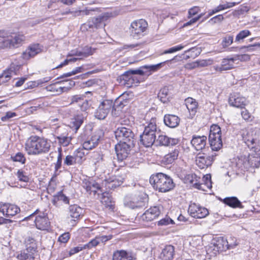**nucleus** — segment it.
Instances as JSON below:
<instances>
[{"label":"nucleus","mask_w":260,"mask_h":260,"mask_svg":"<svg viewBox=\"0 0 260 260\" xmlns=\"http://www.w3.org/2000/svg\"><path fill=\"white\" fill-rule=\"evenodd\" d=\"M50 147V143L47 139L37 136L30 137L25 144V150L29 155L46 153L49 151Z\"/></svg>","instance_id":"1"},{"label":"nucleus","mask_w":260,"mask_h":260,"mask_svg":"<svg viewBox=\"0 0 260 260\" xmlns=\"http://www.w3.org/2000/svg\"><path fill=\"white\" fill-rule=\"evenodd\" d=\"M149 182L154 189L160 192H168L175 186L172 178L162 173L152 175Z\"/></svg>","instance_id":"2"},{"label":"nucleus","mask_w":260,"mask_h":260,"mask_svg":"<svg viewBox=\"0 0 260 260\" xmlns=\"http://www.w3.org/2000/svg\"><path fill=\"white\" fill-rule=\"evenodd\" d=\"M167 61H166L167 62ZM166 61L157 63L154 65L144 66L141 67L140 69L137 70H132L125 72L121 76L122 79L124 80H127L132 78L133 75H146L149 76L151 74V72H154L162 68L163 65L165 63Z\"/></svg>","instance_id":"3"},{"label":"nucleus","mask_w":260,"mask_h":260,"mask_svg":"<svg viewBox=\"0 0 260 260\" xmlns=\"http://www.w3.org/2000/svg\"><path fill=\"white\" fill-rule=\"evenodd\" d=\"M252 152L248 156H242L238 160V164H242L244 169L258 168L260 165V148L251 150Z\"/></svg>","instance_id":"4"},{"label":"nucleus","mask_w":260,"mask_h":260,"mask_svg":"<svg viewBox=\"0 0 260 260\" xmlns=\"http://www.w3.org/2000/svg\"><path fill=\"white\" fill-rule=\"evenodd\" d=\"M147 27V22L143 19L134 21L129 28L130 36L135 39L141 38L144 36Z\"/></svg>","instance_id":"5"},{"label":"nucleus","mask_w":260,"mask_h":260,"mask_svg":"<svg viewBox=\"0 0 260 260\" xmlns=\"http://www.w3.org/2000/svg\"><path fill=\"white\" fill-rule=\"evenodd\" d=\"M24 40L25 37L22 35L0 36V48L18 47Z\"/></svg>","instance_id":"6"},{"label":"nucleus","mask_w":260,"mask_h":260,"mask_svg":"<svg viewBox=\"0 0 260 260\" xmlns=\"http://www.w3.org/2000/svg\"><path fill=\"white\" fill-rule=\"evenodd\" d=\"M115 138L119 142L134 144L135 135L128 127H119L115 131Z\"/></svg>","instance_id":"7"},{"label":"nucleus","mask_w":260,"mask_h":260,"mask_svg":"<svg viewBox=\"0 0 260 260\" xmlns=\"http://www.w3.org/2000/svg\"><path fill=\"white\" fill-rule=\"evenodd\" d=\"M242 137L243 142L250 149L253 150L258 148L256 147V132L254 129H245L242 131Z\"/></svg>","instance_id":"8"},{"label":"nucleus","mask_w":260,"mask_h":260,"mask_svg":"<svg viewBox=\"0 0 260 260\" xmlns=\"http://www.w3.org/2000/svg\"><path fill=\"white\" fill-rule=\"evenodd\" d=\"M113 108L114 105L112 101L105 100L99 105L95 112L94 116L99 119H104Z\"/></svg>","instance_id":"9"},{"label":"nucleus","mask_w":260,"mask_h":260,"mask_svg":"<svg viewBox=\"0 0 260 260\" xmlns=\"http://www.w3.org/2000/svg\"><path fill=\"white\" fill-rule=\"evenodd\" d=\"M110 17V14L108 13H103L96 17H93L89 20L85 25L88 27V28L92 29L103 27L106 25V21Z\"/></svg>","instance_id":"10"},{"label":"nucleus","mask_w":260,"mask_h":260,"mask_svg":"<svg viewBox=\"0 0 260 260\" xmlns=\"http://www.w3.org/2000/svg\"><path fill=\"white\" fill-rule=\"evenodd\" d=\"M134 144L126 143L125 142H118L115 146L117 157L119 161H122L128 156L131 148L134 147Z\"/></svg>","instance_id":"11"},{"label":"nucleus","mask_w":260,"mask_h":260,"mask_svg":"<svg viewBox=\"0 0 260 260\" xmlns=\"http://www.w3.org/2000/svg\"><path fill=\"white\" fill-rule=\"evenodd\" d=\"M103 136L104 133L102 130L100 129L96 131L91 137L88 138L83 142L82 144L83 148L85 150H91L95 148L98 146L100 140Z\"/></svg>","instance_id":"12"},{"label":"nucleus","mask_w":260,"mask_h":260,"mask_svg":"<svg viewBox=\"0 0 260 260\" xmlns=\"http://www.w3.org/2000/svg\"><path fill=\"white\" fill-rule=\"evenodd\" d=\"M20 211V208L14 204L0 203V213L6 217H12L19 213Z\"/></svg>","instance_id":"13"},{"label":"nucleus","mask_w":260,"mask_h":260,"mask_svg":"<svg viewBox=\"0 0 260 260\" xmlns=\"http://www.w3.org/2000/svg\"><path fill=\"white\" fill-rule=\"evenodd\" d=\"M188 212L192 217L197 218H204L209 214L208 210L206 208L195 203L189 205Z\"/></svg>","instance_id":"14"},{"label":"nucleus","mask_w":260,"mask_h":260,"mask_svg":"<svg viewBox=\"0 0 260 260\" xmlns=\"http://www.w3.org/2000/svg\"><path fill=\"white\" fill-rule=\"evenodd\" d=\"M216 156V154L207 155L199 153L196 156V164L201 169L206 168L212 165Z\"/></svg>","instance_id":"15"},{"label":"nucleus","mask_w":260,"mask_h":260,"mask_svg":"<svg viewBox=\"0 0 260 260\" xmlns=\"http://www.w3.org/2000/svg\"><path fill=\"white\" fill-rule=\"evenodd\" d=\"M160 213L159 207L154 206L146 210L141 216V219L145 221H151L157 217Z\"/></svg>","instance_id":"16"},{"label":"nucleus","mask_w":260,"mask_h":260,"mask_svg":"<svg viewBox=\"0 0 260 260\" xmlns=\"http://www.w3.org/2000/svg\"><path fill=\"white\" fill-rule=\"evenodd\" d=\"M35 222L36 228L41 230H46L50 226V222L47 215L41 213L36 217Z\"/></svg>","instance_id":"17"},{"label":"nucleus","mask_w":260,"mask_h":260,"mask_svg":"<svg viewBox=\"0 0 260 260\" xmlns=\"http://www.w3.org/2000/svg\"><path fill=\"white\" fill-rule=\"evenodd\" d=\"M236 58L229 57L223 58L221 62L220 66H216L215 69L217 71L222 72L231 70L234 68Z\"/></svg>","instance_id":"18"},{"label":"nucleus","mask_w":260,"mask_h":260,"mask_svg":"<svg viewBox=\"0 0 260 260\" xmlns=\"http://www.w3.org/2000/svg\"><path fill=\"white\" fill-rule=\"evenodd\" d=\"M237 243L235 242L234 243L229 244V241L222 238L220 237L217 239L216 242L214 244L215 248H216L218 251H225L227 249L231 248H234L237 245Z\"/></svg>","instance_id":"19"},{"label":"nucleus","mask_w":260,"mask_h":260,"mask_svg":"<svg viewBox=\"0 0 260 260\" xmlns=\"http://www.w3.org/2000/svg\"><path fill=\"white\" fill-rule=\"evenodd\" d=\"M207 143V137L205 136H200L194 135L191 140V144L194 149L202 150L205 148Z\"/></svg>","instance_id":"20"},{"label":"nucleus","mask_w":260,"mask_h":260,"mask_svg":"<svg viewBox=\"0 0 260 260\" xmlns=\"http://www.w3.org/2000/svg\"><path fill=\"white\" fill-rule=\"evenodd\" d=\"M56 134V138L61 145L63 146H67L70 144L72 138L70 136H68V134L65 129L58 128Z\"/></svg>","instance_id":"21"},{"label":"nucleus","mask_w":260,"mask_h":260,"mask_svg":"<svg viewBox=\"0 0 260 260\" xmlns=\"http://www.w3.org/2000/svg\"><path fill=\"white\" fill-rule=\"evenodd\" d=\"M19 66H15V64H11L9 69L4 71L0 75V82L2 83H6L8 81L13 74L16 75V71L19 68Z\"/></svg>","instance_id":"22"},{"label":"nucleus","mask_w":260,"mask_h":260,"mask_svg":"<svg viewBox=\"0 0 260 260\" xmlns=\"http://www.w3.org/2000/svg\"><path fill=\"white\" fill-rule=\"evenodd\" d=\"M175 255V247L171 245H166L160 254L162 260H172Z\"/></svg>","instance_id":"23"},{"label":"nucleus","mask_w":260,"mask_h":260,"mask_svg":"<svg viewBox=\"0 0 260 260\" xmlns=\"http://www.w3.org/2000/svg\"><path fill=\"white\" fill-rule=\"evenodd\" d=\"M229 103L232 106L242 108L243 106L245 105L246 99L245 98L236 94L230 97Z\"/></svg>","instance_id":"24"},{"label":"nucleus","mask_w":260,"mask_h":260,"mask_svg":"<svg viewBox=\"0 0 260 260\" xmlns=\"http://www.w3.org/2000/svg\"><path fill=\"white\" fill-rule=\"evenodd\" d=\"M42 49L39 44H34L29 46V47L23 53V57L24 59H28L30 57H33L37 54L40 53Z\"/></svg>","instance_id":"25"},{"label":"nucleus","mask_w":260,"mask_h":260,"mask_svg":"<svg viewBox=\"0 0 260 260\" xmlns=\"http://www.w3.org/2000/svg\"><path fill=\"white\" fill-rule=\"evenodd\" d=\"M164 121L167 126L171 128H175L179 125L180 119L176 115L166 114L164 116Z\"/></svg>","instance_id":"26"},{"label":"nucleus","mask_w":260,"mask_h":260,"mask_svg":"<svg viewBox=\"0 0 260 260\" xmlns=\"http://www.w3.org/2000/svg\"><path fill=\"white\" fill-rule=\"evenodd\" d=\"M185 105L189 112V118H192L195 115L198 109V103L191 98H188L185 100Z\"/></svg>","instance_id":"27"},{"label":"nucleus","mask_w":260,"mask_h":260,"mask_svg":"<svg viewBox=\"0 0 260 260\" xmlns=\"http://www.w3.org/2000/svg\"><path fill=\"white\" fill-rule=\"evenodd\" d=\"M83 187L86 190L87 192L89 193L92 192L94 194H95L98 190H101L100 185L94 181L84 180L83 182Z\"/></svg>","instance_id":"28"},{"label":"nucleus","mask_w":260,"mask_h":260,"mask_svg":"<svg viewBox=\"0 0 260 260\" xmlns=\"http://www.w3.org/2000/svg\"><path fill=\"white\" fill-rule=\"evenodd\" d=\"M185 180L186 183H189L192 185L194 187L205 190L204 188L202 187V185L200 183V178L194 174H189L185 176Z\"/></svg>","instance_id":"29"},{"label":"nucleus","mask_w":260,"mask_h":260,"mask_svg":"<svg viewBox=\"0 0 260 260\" xmlns=\"http://www.w3.org/2000/svg\"><path fill=\"white\" fill-rule=\"evenodd\" d=\"M86 115V113H79L76 115L72 119L70 122V127L74 128L75 132L79 128L81 124L83 122L84 118Z\"/></svg>","instance_id":"30"},{"label":"nucleus","mask_w":260,"mask_h":260,"mask_svg":"<svg viewBox=\"0 0 260 260\" xmlns=\"http://www.w3.org/2000/svg\"><path fill=\"white\" fill-rule=\"evenodd\" d=\"M156 140V136L152 135L151 134L143 133L140 136V141L142 144L146 147L151 146Z\"/></svg>","instance_id":"31"},{"label":"nucleus","mask_w":260,"mask_h":260,"mask_svg":"<svg viewBox=\"0 0 260 260\" xmlns=\"http://www.w3.org/2000/svg\"><path fill=\"white\" fill-rule=\"evenodd\" d=\"M172 89V86H166L161 88L158 93L157 96L160 101L164 103H167L169 99L171 94L170 91Z\"/></svg>","instance_id":"32"},{"label":"nucleus","mask_w":260,"mask_h":260,"mask_svg":"<svg viewBox=\"0 0 260 260\" xmlns=\"http://www.w3.org/2000/svg\"><path fill=\"white\" fill-rule=\"evenodd\" d=\"M159 145L162 146L174 145L178 143V140L175 138H169L166 135H159L156 141Z\"/></svg>","instance_id":"33"},{"label":"nucleus","mask_w":260,"mask_h":260,"mask_svg":"<svg viewBox=\"0 0 260 260\" xmlns=\"http://www.w3.org/2000/svg\"><path fill=\"white\" fill-rule=\"evenodd\" d=\"M123 181L115 176H113L108 179L105 180V186L110 189H114L117 187L120 186Z\"/></svg>","instance_id":"34"},{"label":"nucleus","mask_w":260,"mask_h":260,"mask_svg":"<svg viewBox=\"0 0 260 260\" xmlns=\"http://www.w3.org/2000/svg\"><path fill=\"white\" fill-rule=\"evenodd\" d=\"M124 205L125 206L134 209L143 207L144 203L141 199L138 200L137 198H133L131 200L126 199L124 201Z\"/></svg>","instance_id":"35"},{"label":"nucleus","mask_w":260,"mask_h":260,"mask_svg":"<svg viewBox=\"0 0 260 260\" xmlns=\"http://www.w3.org/2000/svg\"><path fill=\"white\" fill-rule=\"evenodd\" d=\"M210 147L213 151H218L222 147L221 136L209 138Z\"/></svg>","instance_id":"36"},{"label":"nucleus","mask_w":260,"mask_h":260,"mask_svg":"<svg viewBox=\"0 0 260 260\" xmlns=\"http://www.w3.org/2000/svg\"><path fill=\"white\" fill-rule=\"evenodd\" d=\"M35 251L36 250L34 248H32L31 251H29V248H27L24 251H21L17 255V257L19 260H35L34 255Z\"/></svg>","instance_id":"37"},{"label":"nucleus","mask_w":260,"mask_h":260,"mask_svg":"<svg viewBox=\"0 0 260 260\" xmlns=\"http://www.w3.org/2000/svg\"><path fill=\"white\" fill-rule=\"evenodd\" d=\"M144 133L151 134L152 135H155L157 133V127L156 124V119L151 118L148 125L145 127Z\"/></svg>","instance_id":"38"},{"label":"nucleus","mask_w":260,"mask_h":260,"mask_svg":"<svg viewBox=\"0 0 260 260\" xmlns=\"http://www.w3.org/2000/svg\"><path fill=\"white\" fill-rule=\"evenodd\" d=\"M113 260H133V257L124 250H117L113 254Z\"/></svg>","instance_id":"39"},{"label":"nucleus","mask_w":260,"mask_h":260,"mask_svg":"<svg viewBox=\"0 0 260 260\" xmlns=\"http://www.w3.org/2000/svg\"><path fill=\"white\" fill-rule=\"evenodd\" d=\"M82 213V209L77 205H71L69 207V215L73 218L77 219Z\"/></svg>","instance_id":"40"},{"label":"nucleus","mask_w":260,"mask_h":260,"mask_svg":"<svg viewBox=\"0 0 260 260\" xmlns=\"http://www.w3.org/2000/svg\"><path fill=\"white\" fill-rule=\"evenodd\" d=\"M223 202L224 204L233 208H242L241 202L236 197H232L226 198L223 199Z\"/></svg>","instance_id":"41"},{"label":"nucleus","mask_w":260,"mask_h":260,"mask_svg":"<svg viewBox=\"0 0 260 260\" xmlns=\"http://www.w3.org/2000/svg\"><path fill=\"white\" fill-rule=\"evenodd\" d=\"M108 195V193L107 192H105L102 194V197L101 199V203L106 207L109 208L110 209H113L114 206V203L112 201V199Z\"/></svg>","instance_id":"42"},{"label":"nucleus","mask_w":260,"mask_h":260,"mask_svg":"<svg viewBox=\"0 0 260 260\" xmlns=\"http://www.w3.org/2000/svg\"><path fill=\"white\" fill-rule=\"evenodd\" d=\"M47 88L48 90L55 92L57 94H59L62 93L64 91V89H67L68 87L59 86V83H56L48 86Z\"/></svg>","instance_id":"43"},{"label":"nucleus","mask_w":260,"mask_h":260,"mask_svg":"<svg viewBox=\"0 0 260 260\" xmlns=\"http://www.w3.org/2000/svg\"><path fill=\"white\" fill-rule=\"evenodd\" d=\"M179 151L178 149H174L173 151L167 154L165 156V161L168 164H172L178 156Z\"/></svg>","instance_id":"44"},{"label":"nucleus","mask_w":260,"mask_h":260,"mask_svg":"<svg viewBox=\"0 0 260 260\" xmlns=\"http://www.w3.org/2000/svg\"><path fill=\"white\" fill-rule=\"evenodd\" d=\"M11 158L13 161L19 162L22 165L24 164L26 161L25 155L20 152L16 153L14 155H12Z\"/></svg>","instance_id":"45"},{"label":"nucleus","mask_w":260,"mask_h":260,"mask_svg":"<svg viewBox=\"0 0 260 260\" xmlns=\"http://www.w3.org/2000/svg\"><path fill=\"white\" fill-rule=\"evenodd\" d=\"M73 155L76 158V162L78 164H81L83 160H85V153L82 149L76 150L73 153Z\"/></svg>","instance_id":"46"},{"label":"nucleus","mask_w":260,"mask_h":260,"mask_svg":"<svg viewBox=\"0 0 260 260\" xmlns=\"http://www.w3.org/2000/svg\"><path fill=\"white\" fill-rule=\"evenodd\" d=\"M221 136L220 127L216 124H213L210 127L209 138Z\"/></svg>","instance_id":"47"},{"label":"nucleus","mask_w":260,"mask_h":260,"mask_svg":"<svg viewBox=\"0 0 260 260\" xmlns=\"http://www.w3.org/2000/svg\"><path fill=\"white\" fill-rule=\"evenodd\" d=\"M251 35V32L249 30L244 29L240 31L236 36L235 39L236 42H240L248 36Z\"/></svg>","instance_id":"48"},{"label":"nucleus","mask_w":260,"mask_h":260,"mask_svg":"<svg viewBox=\"0 0 260 260\" xmlns=\"http://www.w3.org/2000/svg\"><path fill=\"white\" fill-rule=\"evenodd\" d=\"M203 181L204 183H200L202 185V187H203L205 189V187L207 188H211L212 187V182H211V177L210 174H207L205 175L203 178Z\"/></svg>","instance_id":"49"},{"label":"nucleus","mask_w":260,"mask_h":260,"mask_svg":"<svg viewBox=\"0 0 260 260\" xmlns=\"http://www.w3.org/2000/svg\"><path fill=\"white\" fill-rule=\"evenodd\" d=\"M76 164H78V162H76V158L73 154L67 155L64 160V164L67 166H73Z\"/></svg>","instance_id":"50"},{"label":"nucleus","mask_w":260,"mask_h":260,"mask_svg":"<svg viewBox=\"0 0 260 260\" xmlns=\"http://www.w3.org/2000/svg\"><path fill=\"white\" fill-rule=\"evenodd\" d=\"M17 176L19 180L21 181L27 182L29 181V178L26 173L22 170H19L17 173Z\"/></svg>","instance_id":"51"},{"label":"nucleus","mask_w":260,"mask_h":260,"mask_svg":"<svg viewBox=\"0 0 260 260\" xmlns=\"http://www.w3.org/2000/svg\"><path fill=\"white\" fill-rule=\"evenodd\" d=\"M233 42V37L232 36H228L223 38L221 45L223 48H225L231 45Z\"/></svg>","instance_id":"52"},{"label":"nucleus","mask_w":260,"mask_h":260,"mask_svg":"<svg viewBox=\"0 0 260 260\" xmlns=\"http://www.w3.org/2000/svg\"><path fill=\"white\" fill-rule=\"evenodd\" d=\"M185 46L182 45V44L179 45L178 46H174L171 47L167 50H166L164 51L162 54H170L173 53L174 52L180 51L184 48Z\"/></svg>","instance_id":"53"},{"label":"nucleus","mask_w":260,"mask_h":260,"mask_svg":"<svg viewBox=\"0 0 260 260\" xmlns=\"http://www.w3.org/2000/svg\"><path fill=\"white\" fill-rule=\"evenodd\" d=\"M100 243V242L98 238V237L96 236L94 239H93L92 240L90 241L88 243L85 244L84 245L86 249H91L92 247L96 246Z\"/></svg>","instance_id":"54"},{"label":"nucleus","mask_w":260,"mask_h":260,"mask_svg":"<svg viewBox=\"0 0 260 260\" xmlns=\"http://www.w3.org/2000/svg\"><path fill=\"white\" fill-rule=\"evenodd\" d=\"M57 161L55 164V170L57 171L61 168V163H62V153L61 149H59L58 150V153L57 157Z\"/></svg>","instance_id":"55"},{"label":"nucleus","mask_w":260,"mask_h":260,"mask_svg":"<svg viewBox=\"0 0 260 260\" xmlns=\"http://www.w3.org/2000/svg\"><path fill=\"white\" fill-rule=\"evenodd\" d=\"M90 105L91 104H89V102L86 100H83L80 104H79V106L83 112L86 111Z\"/></svg>","instance_id":"56"},{"label":"nucleus","mask_w":260,"mask_h":260,"mask_svg":"<svg viewBox=\"0 0 260 260\" xmlns=\"http://www.w3.org/2000/svg\"><path fill=\"white\" fill-rule=\"evenodd\" d=\"M198 67H205L211 65L212 63V60L211 59L202 60L197 61Z\"/></svg>","instance_id":"57"},{"label":"nucleus","mask_w":260,"mask_h":260,"mask_svg":"<svg viewBox=\"0 0 260 260\" xmlns=\"http://www.w3.org/2000/svg\"><path fill=\"white\" fill-rule=\"evenodd\" d=\"M84 96L81 95H75L71 98V103L80 104L84 100Z\"/></svg>","instance_id":"58"},{"label":"nucleus","mask_w":260,"mask_h":260,"mask_svg":"<svg viewBox=\"0 0 260 260\" xmlns=\"http://www.w3.org/2000/svg\"><path fill=\"white\" fill-rule=\"evenodd\" d=\"M85 249H86V248L84 245L83 246H79L77 247H74L71 249V250H70L69 255L71 256Z\"/></svg>","instance_id":"59"},{"label":"nucleus","mask_w":260,"mask_h":260,"mask_svg":"<svg viewBox=\"0 0 260 260\" xmlns=\"http://www.w3.org/2000/svg\"><path fill=\"white\" fill-rule=\"evenodd\" d=\"M255 46L260 47V43H255L253 45L244 46L240 48V50L244 49V52L252 51L254 50V47Z\"/></svg>","instance_id":"60"},{"label":"nucleus","mask_w":260,"mask_h":260,"mask_svg":"<svg viewBox=\"0 0 260 260\" xmlns=\"http://www.w3.org/2000/svg\"><path fill=\"white\" fill-rule=\"evenodd\" d=\"M70 239V235L69 233H65L61 235H60L58 238V241L66 243H67Z\"/></svg>","instance_id":"61"},{"label":"nucleus","mask_w":260,"mask_h":260,"mask_svg":"<svg viewBox=\"0 0 260 260\" xmlns=\"http://www.w3.org/2000/svg\"><path fill=\"white\" fill-rule=\"evenodd\" d=\"M56 185L53 181H50L47 188V192L49 194L53 193L56 189Z\"/></svg>","instance_id":"62"},{"label":"nucleus","mask_w":260,"mask_h":260,"mask_svg":"<svg viewBox=\"0 0 260 260\" xmlns=\"http://www.w3.org/2000/svg\"><path fill=\"white\" fill-rule=\"evenodd\" d=\"M173 220L170 218L166 217L159 220L158 222V224L159 225H167L173 223Z\"/></svg>","instance_id":"63"},{"label":"nucleus","mask_w":260,"mask_h":260,"mask_svg":"<svg viewBox=\"0 0 260 260\" xmlns=\"http://www.w3.org/2000/svg\"><path fill=\"white\" fill-rule=\"evenodd\" d=\"M241 114L243 118L245 120H249L251 118V114L245 108H242Z\"/></svg>","instance_id":"64"}]
</instances>
